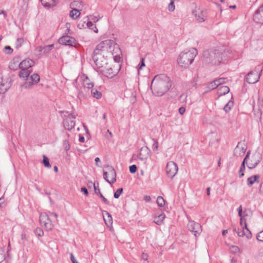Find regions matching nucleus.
I'll use <instances>...</instances> for the list:
<instances>
[{"label":"nucleus","instance_id":"57","mask_svg":"<svg viewBox=\"0 0 263 263\" xmlns=\"http://www.w3.org/2000/svg\"><path fill=\"white\" fill-rule=\"evenodd\" d=\"M70 260L72 263H79V262L76 260V258L74 257L73 254L72 253L70 254Z\"/></svg>","mask_w":263,"mask_h":263},{"label":"nucleus","instance_id":"50","mask_svg":"<svg viewBox=\"0 0 263 263\" xmlns=\"http://www.w3.org/2000/svg\"><path fill=\"white\" fill-rule=\"evenodd\" d=\"M152 140L154 142L152 148L154 151H157L158 148V142L157 140L155 139H152Z\"/></svg>","mask_w":263,"mask_h":263},{"label":"nucleus","instance_id":"12","mask_svg":"<svg viewBox=\"0 0 263 263\" xmlns=\"http://www.w3.org/2000/svg\"><path fill=\"white\" fill-rule=\"evenodd\" d=\"M253 20L257 23L263 24V4L255 11Z\"/></svg>","mask_w":263,"mask_h":263},{"label":"nucleus","instance_id":"26","mask_svg":"<svg viewBox=\"0 0 263 263\" xmlns=\"http://www.w3.org/2000/svg\"><path fill=\"white\" fill-rule=\"evenodd\" d=\"M86 89L85 87L81 88L79 90L78 97L79 99H84L86 97Z\"/></svg>","mask_w":263,"mask_h":263},{"label":"nucleus","instance_id":"23","mask_svg":"<svg viewBox=\"0 0 263 263\" xmlns=\"http://www.w3.org/2000/svg\"><path fill=\"white\" fill-rule=\"evenodd\" d=\"M230 91V88L227 86H221L218 88L219 96L227 94Z\"/></svg>","mask_w":263,"mask_h":263},{"label":"nucleus","instance_id":"27","mask_svg":"<svg viewBox=\"0 0 263 263\" xmlns=\"http://www.w3.org/2000/svg\"><path fill=\"white\" fill-rule=\"evenodd\" d=\"M90 92L92 96L96 99H99L102 97L101 92L96 89L92 88Z\"/></svg>","mask_w":263,"mask_h":263},{"label":"nucleus","instance_id":"40","mask_svg":"<svg viewBox=\"0 0 263 263\" xmlns=\"http://www.w3.org/2000/svg\"><path fill=\"white\" fill-rule=\"evenodd\" d=\"M214 81L216 83L217 86H219L221 84H222L225 83L226 78H220L216 79L214 80Z\"/></svg>","mask_w":263,"mask_h":263},{"label":"nucleus","instance_id":"43","mask_svg":"<svg viewBox=\"0 0 263 263\" xmlns=\"http://www.w3.org/2000/svg\"><path fill=\"white\" fill-rule=\"evenodd\" d=\"M98 193L100 197L101 198L104 203L107 205H110V202L103 196V195L101 193L100 189H98Z\"/></svg>","mask_w":263,"mask_h":263},{"label":"nucleus","instance_id":"38","mask_svg":"<svg viewBox=\"0 0 263 263\" xmlns=\"http://www.w3.org/2000/svg\"><path fill=\"white\" fill-rule=\"evenodd\" d=\"M218 86L217 85H216V83L214 81H213V82H211L210 83H209L208 86H207V89L209 90H213L214 89H215L216 88H217Z\"/></svg>","mask_w":263,"mask_h":263},{"label":"nucleus","instance_id":"56","mask_svg":"<svg viewBox=\"0 0 263 263\" xmlns=\"http://www.w3.org/2000/svg\"><path fill=\"white\" fill-rule=\"evenodd\" d=\"M44 224L47 229L51 230L52 229L51 221H49L47 223H45Z\"/></svg>","mask_w":263,"mask_h":263},{"label":"nucleus","instance_id":"60","mask_svg":"<svg viewBox=\"0 0 263 263\" xmlns=\"http://www.w3.org/2000/svg\"><path fill=\"white\" fill-rule=\"evenodd\" d=\"M35 83H34V82H33L32 80L30 82H28L27 83H26V86H25V87L26 88H29L30 87H31L32 85H33V84H35Z\"/></svg>","mask_w":263,"mask_h":263},{"label":"nucleus","instance_id":"4","mask_svg":"<svg viewBox=\"0 0 263 263\" xmlns=\"http://www.w3.org/2000/svg\"><path fill=\"white\" fill-rule=\"evenodd\" d=\"M92 60L98 69H103L107 63L101 51L95 49L92 55Z\"/></svg>","mask_w":263,"mask_h":263},{"label":"nucleus","instance_id":"41","mask_svg":"<svg viewBox=\"0 0 263 263\" xmlns=\"http://www.w3.org/2000/svg\"><path fill=\"white\" fill-rule=\"evenodd\" d=\"M23 42H24L23 38H18L16 40V42L15 43V48L16 49H18L20 47H21Z\"/></svg>","mask_w":263,"mask_h":263},{"label":"nucleus","instance_id":"49","mask_svg":"<svg viewBox=\"0 0 263 263\" xmlns=\"http://www.w3.org/2000/svg\"><path fill=\"white\" fill-rule=\"evenodd\" d=\"M250 151H249L247 153V155H246L245 158L243 159L242 162V163H241V165H243V166H245L246 165V164H247V159L249 158V156H250Z\"/></svg>","mask_w":263,"mask_h":263},{"label":"nucleus","instance_id":"28","mask_svg":"<svg viewBox=\"0 0 263 263\" xmlns=\"http://www.w3.org/2000/svg\"><path fill=\"white\" fill-rule=\"evenodd\" d=\"M80 12L77 9H72L70 12V16L73 19H77L80 15Z\"/></svg>","mask_w":263,"mask_h":263},{"label":"nucleus","instance_id":"9","mask_svg":"<svg viewBox=\"0 0 263 263\" xmlns=\"http://www.w3.org/2000/svg\"><path fill=\"white\" fill-rule=\"evenodd\" d=\"M59 42L61 44L72 47H76L78 44L74 38L69 35H65L61 37L59 40Z\"/></svg>","mask_w":263,"mask_h":263},{"label":"nucleus","instance_id":"5","mask_svg":"<svg viewBox=\"0 0 263 263\" xmlns=\"http://www.w3.org/2000/svg\"><path fill=\"white\" fill-rule=\"evenodd\" d=\"M105 168L106 171H103V178L110 184L114 183L117 180L116 172L114 168L109 165L105 166Z\"/></svg>","mask_w":263,"mask_h":263},{"label":"nucleus","instance_id":"62","mask_svg":"<svg viewBox=\"0 0 263 263\" xmlns=\"http://www.w3.org/2000/svg\"><path fill=\"white\" fill-rule=\"evenodd\" d=\"M237 211H238V216H241V215H242L243 211H242V207L241 205H240L239 206V208L237 209Z\"/></svg>","mask_w":263,"mask_h":263},{"label":"nucleus","instance_id":"35","mask_svg":"<svg viewBox=\"0 0 263 263\" xmlns=\"http://www.w3.org/2000/svg\"><path fill=\"white\" fill-rule=\"evenodd\" d=\"M157 203L160 207H163L165 204V200L161 196H158L157 199Z\"/></svg>","mask_w":263,"mask_h":263},{"label":"nucleus","instance_id":"3","mask_svg":"<svg viewBox=\"0 0 263 263\" xmlns=\"http://www.w3.org/2000/svg\"><path fill=\"white\" fill-rule=\"evenodd\" d=\"M197 53V50L195 48H193L192 50L186 52H181L178 58V64L183 68H187L193 62Z\"/></svg>","mask_w":263,"mask_h":263},{"label":"nucleus","instance_id":"21","mask_svg":"<svg viewBox=\"0 0 263 263\" xmlns=\"http://www.w3.org/2000/svg\"><path fill=\"white\" fill-rule=\"evenodd\" d=\"M42 4L45 7L50 8L55 6L58 0H40Z\"/></svg>","mask_w":263,"mask_h":263},{"label":"nucleus","instance_id":"55","mask_svg":"<svg viewBox=\"0 0 263 263\" xmlns=\"http://www.w3.org/2000/svg\"><path fill=\"white\" fill-rule=\"evenodd\" d=\"M81 191L82 192H83L84 193V194L86 196H88L89 193H88V190L87 189V188L85 186H83L82 187L81 189Z\"/></svg>","mask_w":263,"mask_h":263},{"label":"nucleus","instance_id":"15","mask_svg":"<svg viewBox=\"0 0 263 263\" xmlns=\"http://www.w3.org/2000/svg\"><path fill=\"white\" fill-rule=\"evenodd\" d=\"M262 160V155L258 151H256L252 155L250 161L254 167H256Z\"/></svg>","mask_w":263,"mask_h":263},{"label":"nucleus","instance_id":"58","mask_svg":"<svg viewBox=\"0 0 263 263\" xmlns=\"http://www.w3.org/2000/svg\"><path fill=\"white\" fill-rule=\"evenodd\" d=\"M239 216L240 217V224L242 226L243 223H245V221H246V220L245 219L244 216H243V215H241V216Z\"/></svg>","mask_w":263,"mask_h":263},{"label":"nucleus","instance_id":"18","mask_svg":"<svg viewBox=\"0 0 263 263\" xmlns=\"http://www.w3.org/2000/svg\"><path fill=\"white\" fill-rule=\"evenodd\" d=\"M240 142L238 143L234 151V155L237 157L243 156L246 151V147H240Z\"/></svg>","mask_w":263,"mask_h":263},{"label":"nucleus","instance_id":"48","mask_svg":"<svg viewBox=\"0 0 263 263\" xmlns=\"http://www.w3.org/2000/svg\"><path fill=\"white\" fill-rule=\"evenodd\" d=\"M102 214H103V216H104V214L107 215L108 221H109V222L112 223V217L110 213H109L108 212H107L106 211H103Z\"/></svg>","mask_w":263,"mask_h":263},{"label":"nucleus","instance_id":"37","mask_svg":"<svg viewBox=\"0 0 263 263\" xmlns=\"http://www.w3.org/2000/svg\"><path fill=\"white\" fill-rule=\"evenodd\" d=\"M123 188H119L118 189L114 194V197L115 198L118 199L119 198L120 195L123 193Z\"/></svg>","mask_w":263,"mask_h":263},{"label":"nucleus","instance_id":"30","mask_svg":"<svg viewBox=\"0 0 263 263\" xmlns=\"http://www.w3.org/2000/svg\"><path fill=\"white\" fill-rule=\"evenodd\" d=\"M42 163L46 167L50 168L51 167L49 158L45 155L43 156Z\"/></svg>","mask_w":263,"mask_h":263},{"label":"nucleus","instance_id":"16","mask_svg":"<svg viewBox=\"0 0 263 263\" xmlns=\"http://www.w3.org/2000/svg\"><path fill=\"white\" fill-rule=\"evenodd\" d=\"M193 14L195 15L196 20L199 22H204L206 17L205 12L201 11L200 9L195 10L193 11Z\"/></svg>","mask_w":263,"mask_h":263},{"label":"nucleus","instance_id":"45","mask_svg":"<svg viewBox=\"0 0 263 263\" xmlns=\"http://www.w3.org/2000/svg\"><path fill=\"white\" fill-rule=\"evenodd\" d=\"M5 52L6 54L10 55L13 52V49L10 46H6L4 48Z\"/></svg>","mask_w":263,"mask_h":263},{"label":"nucleus","instance_id":"39","mask_svg":"<svg viewBox=\"0 0 263 263\" xmlns=\"http://www.w3.org/2000/svg\"><path fill=\"white\" fill-rule=\"evenodd\" d=\"M34 233L38 237H42L44 235V232L43 230L40 228H37L34 230Z\"/></svg>","mask_w":263,"mask_h":263},{"label":"nucleus","instance_id":"51","mask_svg":"<svg viewBox=\"0 0 263 263\" xmlns=\"http://www.w3.org/2000/svg\"><path fill=\"white\" fill-rule=\"evenodd\" d=\"M239 251L240 249L237 246H232L231 248V251L233 253H236L239 252Z\"/></svg>","mask_w":263,"mask_h":263},{"label":"nucleus","instance_id":"24","mask_svg":"<svg viewBox=\"0 0 263 263\" xmlns=\"http://www.w3.org/2000/svg\"><path fill=\"white\" fill-rule=\"evenodd\" d=\"M30 74V71L26 70H22L20 71L18 76L20 78H22L24 80H26Z\"/></svg>","mask_w":263,"mask_h":263},{"label":"nucleus","instance_id":"31","mask_svg":"<svg viewBox=\"0 0 263 263\" xmlns=\"http://www.w3.org/2000/svg\"><path fill=\"white\" fill-rule=\"evenodd\" d=\"M233 101H229L224 106L223 110L226 113H228L231 109V107L233 106Z\"/></svg>","mask_w":263,"mask_h":263},{"label":"nucleus","instance_id":"64","mask_svg":"<svg viewBox=\"0 0 263 263\" xmlns=\"http://www.w3.org/2000/svg\"><path fill=\"white\" fill-rule=\"evenodd\" d=\"M120 55H115L114 57V60L115 61V62H116V63H118L117 64H119V62L120 61Z\"/></svg>","mask_w":263,"mask_h":263},{"label":"nucleus","instance_id":"44","mask_svg":"<svg viewBox=\"0 0 263 263\" xmlns=\"http://www.w3.org/2000/svg\"><path fill=\"white\" fill-rule=\"evenodd\" d=\"M5 258V251L3 248H0V263L2 262Z\"/></svg>","mask_w":263,"mask_h":263},{"label":"nucleus","instance_id":"32","mask_svg":"<svg viewBox=\"0 0 263 263\" xmlns=\"http://www.w3.org/2000/svg\"><path fill=\"white\" fill-rule=\"evenodd\" d=\"M165 215L164 214H160L157 217L155 218L154 220V222L158 225H159L161 223L163 220L165 218Z\"/></svg>","mask_w":263,"mask_h":263},{"label":"nucleus","instance_id":"63","mask_svg":"<svg viewBox=\"0 0 263 263\" xmlns=\"http://www.w3.org/2000/svg\"><path fill=\"white\" fill-rule=\"evenodd\" d=\"M185 111V108L184 107H180L179 108V112L180 115H182Z\"/></svg>","mask_w":263,"mask_h":263},{"label":"nucleus","instance_id":"46","mask_svg":"<svg viewBox=\"0 0 263 263\" xmlns=\"http://www.w3.org/2000/svg\"><path fill=\"white\" fill-rule=\"evenodd\" d=\"M175 8V4H174V2L173 0H172L168 6V9L170 11L173 12L174 11Z\"/></svg>","mask_w":263,"mask_h":263},{"label":"nucleus","instance_id":"61","mask_svg":"<svg viewBox=\"0 0 263 263\" xmlns=\"http://www.w3.org/2000/svg\"><path fill=\"white\" fill-rule=\"evenodd\" d=\"M86 26H87V28L91 29V28L93 26V24L91 21H88L87 23L86 24Z\"/></svg>","mask_w":263,"mask_h":263},{"label":"nucleus","instance_id":"47","mask_svg":"<svg viewBox=\"0 0 263 263\" xmlns=\"http://www.w3.org/2000/svg\"><path fill=\"white\" fill-rule=\"evenodd\" d=\"M129 170L130 173L134 174L137 171V166L135 164L132 165L129 167Z\"/></svg>","mask_w":263,"mask_h":263},{"label":"nucleus","instance_id":"52","mask_svg":"<svg viewBox=\"0 0 263 263\" xmlns=\"http://www.w3.org/2000/svg\"><path fill=\"white\" fill-rule=\"evenodd\" d=\"M245 168H246V166H243V165H241L240 166V168H239V177L241 178L242 177H243L244 176V174H243V172L245 171Z\"/></svg>","mask_w":263,"mask_h":263},{"label":"nucleus","instance_id":"42","mask_svg":"<svg viewBox=\"0 0 263 263\" xmlns=\"http://www.w3.org/2000/svg\"><path fill=\"white\" fill-rule=\"evenodd\" d=\"M145 66V60L144 58H142L140 59L139 65L137 66L138 70L142 69L143 67Z\"/></svg>","mask_w":263,"mask_h":263},{"label":"nucleus","instance_id":"1","mask_svg":"<svg viewBox=\"0 0 263 263\" xmlns=\"http://www.w3.org/2000/svg\"><path fill=\"white\" fill-rule=\"evenodd\" d=\"M172 85L171 78L166 74H161L154 78L151 82V89L155 96L160 97L167 92Z\"/></svg>","mask_w":263,"mask_h":263},{"label":"nucleus","instance_id":"53","mask_svg":"<svg viewBox=\"0 0 263 263\" xmlns=\"http://www.w3.org/2000/svg\"><path fill=\"white\" fill-rule=\"evenodd\" d=\"M256 239L259 241H263V231L260 232L256 236Z\"/></svg>","mask_w":263,"mask_h":263},{"label":"nucleus","instance_id":"7","mask_svg":"<svg viewBox=\"0 0 263 263\" xmlns=\"http://www.w3.org/2000/svg\"><path fill=\"white\" fill-rule=\"evenodd\" d=\"M117 46L115 44V42L111 40H106L100 42L96 47L95 49H97L101 52L104 51L110 52L111 51L112 46Z\"/></svg>","mask_w":263,"mask_h":263},{"label":"nucleus","instance_id":"34","mask_svg":"<svg viewBox=\"0 0 263 263\" xmlns=\"http://www.w3.org/2000/svg\"><path fill=\"white\" fill-rule=\"evenodd\" d=\"M41 48H42V51H43V53H46L50 50H51L54 48V44L45 46L43 47H41Z\"/></svg>","mask_w":263,"mask_h":263},{"label":"nucleus","instance_id":"59","mask_svg":"<svg viewBox=\"0 0 263 263\" xmlns=\"http://www.w3.org/2000/svg\"><path fill=\"white\" fill-rule=\"evenodd\" d=\"M85 22H80L79 23L78 25H77V27L79 28V29H82L83 28H85Z\"/></svg>","mask_w":263,"mask_h":263},{"label":"nucleus","instance_id":"25","mask_svg":"<svg viewBox=\"0 0 263 263\" xmlns=\"http://www.w3.org/2000/svg\"><path fill=\"white\" fill-rule=\"evenodd\" d=\"M85 77V79L84 80L83 87H85L86 89L87 88L88 90H89L90 89L92 88L93 87V83L89 82V80L86 76Z\"/></svg>","mask_w":263,"mask_h":263},{"label":"nucleus","instance_id":"22","mask_svg":"<svg viewBox=\"0 0 263 263\" xmlns=\"http://www.w3.org/2000/svg\"><path fill=\"white\" fill-rule=\"evenodd\" d=\"M260 176L258 175H255L249 177L247 179V184L249 186L252 185L255 182H258V179Z\"/></svg>","mask_w":263,"mask_h":263},{"label":"nucleus","instance_id":"19","mask_svg":"<svg viewBox=\"0 0 263 263\" xmlns=\"http://www.w3.org/2000/svg\"><path fill=\"white\" fill-rule=\"evenodd\" d=\"M63 125L66 130H70L75 126V121L73 120H71L70 118H67L63 121Z\"/></svg>","mask_w":263,"mask_h":263},{"label":"nucleus","instance_id":"29","mask_svg":"<svg viewBox=\"0 0 263 263\" xmlns=\"http://www.w3.org/2000/svg\"><path fill=\"white\" fill-rule=\"evenodd\" d=\"M18 63V61H16V62L11 61L9 64V68L13 71L17 70L19 68Z\"/></svg>","mask_w":263,"mask_h":263},{"label":"nucleus","instance_id":"33","mask_svg":"<svg viewBox=\"0 0 263 263\" xmlns=\"http://www.w3.org/2000/svg\"><path fill=\"white\" fill-rule=\"evenodd\" d=\"M50 221L48 215L46 214H42L40 215V221L41 223H47L48 221Z\"/></svg>","mask_w":263,"mask_h":263},{"label":"nucleus","instance_id":"14","mask_svg":"<svg viewBox=\"0 0 263 263\" xmlns=\"http://www.w3.org/2000/svg\"><path fill=\"white\" fill-rule=\"evenodd\" d=\"M150 154L151 150L147 147H142L140 150L138 158L140 160L144 161L149 157Z\"/></svg>","mask_w":263,"mask_h":263},{"label":"nucleus","instance_id":"8","mask_svg":"<svg viewBox=\"0 0 263 263\" xmlns=\"http://www.w3.org/2000/svg\"><path fill=\"white\" fill-rule=\"evenodd\" d=\"M178 170V166L174 162L170 161L167 163L165 168L166 173L171 178H173L175 176Z\"/></svg>","mask_w":263,"mask_h":263},{"label":"nucleus","instance_id":"11","mask_svg":"<svg viewBox=\"0 0 263 263\" xmlns=\"http://www.w3.org/2000/svg\"><path fill=\"white\" fill-rule=\"evenodd\" d=\"M259 79V74L257 71H252L248 73L246 77L247 82L249 84H255Z\"/></svg>","mask_w":263,"mask_h":263},{"label":"nucleus","instance_id":"13","mask_svg":"<svg viewBox=\"0 0 263 263\" xmlns=\"http://www.w3.org/2000/svg\"><path fill=\"white\" fill-rule=\"evenodd\" d=\"M11 79L8 78L5 82L3 80L0 84V94L5 93L11 86Z\"/></svg>","mask_w":263,"mask_h":263},{"label":"nucleus","instance_id":"36","mask_svg":"<svg viewBox=\"0 0 263 263\" xmlns=\"http://www.w3.org/2000/svg\"><path fill=\"white\" fill-rule=\"evenodd\" d=\"M31 80L35 84H37L40 80V76L37 73H34L30 77Z\"/></svg>","mask_w":263,"mask_h":263},{"label":"nucleus","instance_id":"54","mask_svg":"<svg viewBox=\"0 0 263 263\" xmlns=\"http://www.w3.org/2000/svg\"><path fill=\"white\" fill-rule=\"evenodd\" d=\"M93 187H94V190H95V194H97V195H99V193H98V189H99V182H97V185H96V183L94 182V183H93Z\"/></svg>","mask_w":263,"mask_h":263},{"label":"nucleus","instance_id":"2","mask_svg":"<svg viewBox=\"0 0 263 263\" xmlns=\"http://www.w3.org/2000/svg\"><path fill=\"white\" fill-rule=\"evenodd\" d=\"M203 57L206 63L217 65L227 60V52L221 48L211 49L205 51Z\"/></svg>","mask_w":263,"mask_h":263},{"label":"nucleus","instance_id":"6","mask_svg":"<svg viewBox=\"0 0 263 263\" xmlns=\"http://www.w3.org/2000/svg\"><path fill=\"white\" fill-rule=\"evenodd\" d=\"M121 68L120 64H116L112 67H109L107 65L101 70L104 72L108 78H112L118 74Z\"/></svg>","mask_w":263,"mask_h":263},{"label":"nucleus","instance_id":"20","mask_svg":"<svg viewBox=\"0 0 263 263\" xmlns=\"http://www.w3.org/2000/svg\"><path fill=\"white\" fill-rule=\"evenodd\" d=\"M234 231L235 232L239 237H243L245 236L248 239L252 238V233L249 229H247L246 230L243 231H239L238 229H237L235 228Z\"/></svg>","mask_w":263,"mask_h":263},{"label":"nucleus","instance_id":"10","mask_svg":"<svg viewBox=\"0 0 263 263\" xmlns=\"http://www.w3.org/2000/svg\"><path fill=\"white\" fill-rule=\"evenodd\" d=\"M187 227L189 231L194 233L195 236L199 235L202 231L201 225L194 221H189Z\"/></svg>","mask_w":263,"mask_h":263},{"label":"nucleus","instance_id":"17","mask_svg":"<svg viewBox=\"0 0 263 263\" xmlns=\"http://www.w3.org/2000/svg\"><path fill=\"white\" fill-rule=\"evenodd\" d=\"M33 61L29 59H26L22 61L19 64V68L22 70H27L33 65Z\"/></svg>","mask_w":263,"mask_h":263}]
</instances>
